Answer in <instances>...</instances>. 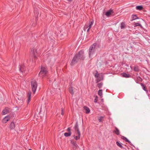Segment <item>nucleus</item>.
Returning a JSON list of instances; mask_svg holds the SVG:
<instances>
[{"instance_id": "obj_35", "label": "nucleus", "mask_w": 150, "mask_h": 150, "mask_svg": "<svg viewBox=\"0 0 150 150\" xmlns=\"http://www.w3.org/2000/svg\"><path fill=\"white\" fill-rule=\"evenodd\" d=\"M77 132V133H76V135H77L78 136H79L80 137L81 136V133L80 131L79 130H77V131H76Z\"/></svg>"}, {"instance_id": "obj_23", "label": "nucleus", "mask_w": 150, "mask_h": 150, "mask_svg": "<svg viewBox=\"0 0 150 150\" xmlns=\"http://www.w3.org/2000/svg\"><path fill=\"white\" fill-rule=\"evenodd\" d=\"M69 91L72 95L74 94V93L73 92V88L72 87H70L69 88Z\"/></svg>"}, {"instance_id": "obj_6", "label": "nucleus", "mask_w": 150, "mask_h": 150, "mask_svg": "<svg viewBox=\"0 0 150 150\" xmlns=\"http://www.w3.org/2000/svg\"><path fill=\"white\" fill-rule=\"evenodd\" d=\"M79 61H80L78 59V57L75 55L70 63V65L71 66H74Z\"/></svg>"}, {"instance_id": "obj_13", "label": "nucleus", "mask_w": 150, "mask_h": 150, "mask_svg": "<svg viewBox=\"0 0 150 150\" xmlns=\"http://www.w3.org/2000/svg\"><path fill=\"white\" fill-rule=\"evenodd\" d=\"M10 119V117L8 116H6L2 120L3 122L4 123H6Z\"/></svg>"}, {"instance_id": "obj_24", "label": "nucleus", "mask_w": 150, "mask_h": 150, "mask_svg": "<svg viewBox=\"0 0 150 150\" xmlns=\"http://www.w3.org/2000/svg\"><path fill=\"white\" fill-rule=\"evenodd\" d=\"M71 134V132H65L64 133V135L66 137H68L70 136Z\"/></svg>"}, {"instance_id": "obj_25", "label": "nucleus", "mask_w": 150, "mask_h": 150, "mask_svg": "<svg viewBox=\"0 0 150 150\" xmlns=\"http://www.w3.org/2000/svg\"><path fill=\"white\" fill-rule=\"evenodd\" d=\"M121 29H124L125 28L126 26V25L125 23L122 22L121 23Z\"/></svg>"}, {"instance_id": "obj_3", "label": "nucleus", "mask_w": 150, "mask_h": 150, "mask_svg": "<svg viewBox=\"0 0 150 150\" xmlns=\"http://www.w3.org/2000/svg\"><path fill=\"white\" fill-rule=\"evenodd\" d=\"M48 72L47 68L46 66H41V70L40 72L39 75H42V76H45Z\"/></svg>"}, {"instance_id": "obj_22", "label": "nucleus", "mask_w": 150, "mask_h": 150, "mask_svg": "<svg viewBox=\"0 0 150 150\" xmlns=\"http://www.w3.org/2000/svg\"><path fill=\"white\" fill-rule=\"evenodd\" d=\"M137 80L136 81L137 83H139V81L142 82V79L140 76H138L137 77Z\"/></svg>"}, {"instance_id": "obj_21", "label": "nucleus", "mask_w": 150, "mask_h": 150, "mask_svg": "<svg viewBox=\"0 0 150 150\" xmlns=\"http://www.w3.org/2000/svg\"><path fill=\"white\" fill-rule=\"evenodd\" d=\"M143 6L141 5L137 6H136V9L137 10L141 11L143 9Z\"/></svg>"}, {"instance_id": "obj_19", "label": "nucleus", "mask_w": 150, "mask_h": 150, "mask_svg": "<svg viewBox=\"0 0 150 150\" xmlns=\"http://www.w3.org/2000/svg\"><path fill=\"white\" fill-rule=\"evenodd\" d=\"M74 129L76 131H77V130H79V129L78 123L77 121L76 122L75 126L74 127Z\"/></svg>"}, {"instance_id": "obj_36", "label": "nucleus", "mask_w": 150, "mask_h": 150, "mask_svg": "<svg viewBox=\"0 0 150 150\" xmlns=\"http://www.w3.org/2000/svg\"><path fill=\"white\" fill-rule=\"evenodd\" d=\"M98 99V97L97 96H96L95 99H94V103H96L97 101V100Z\"/></svg>"}, {"instance_id": "obj_17", "label": "nucleus", "mask_w": 150, "mask_h": 150, "mask_svg": "<svg viewBox=\"0 0 150 150\" xmlns=\"http://www.w3.org/2000/svg\"><path fill=\"white\" fill-rule=\"evenodd\" d=\"M83 108L84 110H86V113L87 114L89 113L90 112V110L89 108L86 106H84L83 107Z\"/></svg>"}, {"instance_id": "obj_28", "label": "nucleus", "mask_w": 150, "mask_h": 150, "mask_svg": "<svg viewBox=\"0 0 150 150\" xmlns=\"http://www.w3.org/2000/svg\"><path fill=\"white\" fill-rule=\"evenodd\" d=\"M98 94L100 97H101L102 96V90H100L98 92Z\"/></svg>"}, {"instance_id": "obj_16", "label": "nucleus", "mask_w": 150, "mask_h": 150, "mask_svg": "<svg viewBox=\"0 0 150 150\" xmlns=\"http://www.w3.org/2000/svg\"><path fill=\"white\" fill-rule=\"evenodd\" d=\"M140 84H141V86H142L143 90H144V91H146L147 93H148V91L147 90V88H146V86L145 85L142 83H140Z\"/></svg>"}, {"instance_id": "obj_40", "label": "nucleus", "mask_w": 150, "mask_h": 150, "mask_svg": "<svg viewBox=\"0 0 150 150\" xmlns=\"http://www.w3.org/2000/svg\"><path fill=\"white\" fill-rule=\"evenodd\" d=\"M61 114L62 115H63L64 114V111H63V110L62 108L61 109Z\"/></svg>"}, {"instance_id": "obj_2", "label": "nucleus", "mask_w": 150, "mask_h": 150, "mask_svg": "<svg viewBox=\"0 0 150 150\" xmlns=\"http://www.w3.org/2000/svg\"><path fill=\"white\" fill-rule=\"evenodd\" d=\"M33 92L34 94L38 86V83L35 80L33 79L30 82Z\"/></svg>"}, {"instance_id": "obj_45", "label": "nucleus", "mask_w": 150, "mask_h": 150, "mask_svg": "<svg viewBox=\"0 0 150 150\" xmlns=\"http://www.w3.org/2000/svg\"><path fill=\"white\" fill-rule=\"evenodd\" d=\"M138 22H140V21H138Z\"/></svg>"}, {"instance_id": "obj_37", "label": "nucleus", "mask_w": 150, "mask_h": 150, "mask_svg": "<svg viewBox=\"0 0 150 150\" xmlns=\"http://www.w3.org/2000/svg\"><path fill=\"white\" fill-rule=\"evenodd\" d=\"M93 23V20H90V21L89 22V24H91V25H92Z\"/></svg>"}, {"instance_id": "obj_32", "label": "nucleus", "mask_w": 150, "mask_h": 150, "mask_svg": "<svg viewBox=\"0 0 150 150\" xmlns=\"http://www.w3.org/2000/svg\"><path fill=\"white\" fill-rule=\"evenodd\" d=\"M116 144L118 146H119L121 148H123V146L120 143L118 142V141L116 142Z\"/></svg>"}, {"instance_id": "obj_12", "label": "nucleus", "mask_w": 150, "mask_h": 150, "mask_svg": "<svg viewBox=\"0 0 150 150\" xmlns=\"http://www.w3.org/2000/svg\"><path fill=\"white\" fill-rule=\"evenodd\" d=\"M9 112V108L8 107H6L4 109L2 112V115H5L7 114Z\"/></svg>"}, {"instance_id": "obj_1", "label": "nucleus", "mask_w": 150, "mask_h": 150, "mask_svg": "<svg viewBox=\"0 0 150 150\" xmlns=\"http://www.w3.org/2000/svg\"><path fill=\"white\" fill-rule=\"evenodd\" d=\"M75 55L78 57L79 61L81 60H84L85 58L84 51L83 50H81L77 53H76Z\"/></svg>"}, {"instance_id": "obj_9", "label": "nucleus", "mask_w": 150, "mask_h": 150, "mask_svg": "<svg viewBox=\"0 0 150 150\" xmlns=\"http://www.w3.org/2000/svg\"><path fill=\"white\" fill-rule=\"evenodd\" d=\"M103 75L101 74V75H100L99 74L98 76L97 79L96 80V83H98L100 81L103 80Z\"/></svg>"}, {"instance_id": "obj_34", "label": "nucleus", "mask_w": 150, "mask_h": 150, "mask_svg": "<svg viewBox=\"0 0 150 150\" xmlns=\"http://www.w3.org/2000/svg\"><path fill=\"white\" fill-rule=\"evenodd\" d=\"M103 85V83L102 82H101L100 83H98L97 84V86L99 88H100L102 87Z\"/></svg>"}, {"instance_id": "obj_14", "label": "nucleus", "mask_w": 150, "mask_h": 150, "mask_svg": "<svg viewBox=\"0 0 150 150\" xmlns=\"http://www.w3.org/2000/svg\"><path fill=\"white\" fill-rule=\"evenodd\" d=\"M31 93L30 91L28 92L27 94L28 97V103L30 101Z\"/></svg>"}, {"instance_id": "obj_4", "label": "nucleus", "mask_w": 150, "mask_h": 150, "mask_svg": "<svg viewBox=\"0 0 150 150\" xmlns=\"http://www.w3.org/2000/svg\"><path fill=\"white\" fill-rule=\"evenodd\" d=\"M96 43H93L92 45H91L89 49V55L90 57L91 55L93 54L95 52V48L96 45Z\"/></svg>"}, {"instance_id": "obj_42", "label": "nucleus", "mask_w": 150, "mask_h": 150, "mask_svg": "<svg viewBox=\"0 0 150 150\" xmlns=\"http://www.w3.org/2000/svg\"><path fill=\"white\" fill-rule=\"evenodd\" d=\"M69 2H71L73 0H67Z\"/></svg>"}, {"instance_id": "obj_15", "label": "nucleus", "mask_w": 150, "mask_h": 150, "mask_svg": "<svg viewBox=\"0 0 150 150\" xmlns=\"http://www.w3.org/2000/svg\"><path fill=\"white\" fill-rule=\"evenodd\" d=\"M15 125L14 123L13 122H12L9 126V128L10 129H13L15 128Z\"/></svg>"}, {"instance_id": "obj_39", "label": "nucleus", "mask_w": 150, "mask_h": 150, "mask_svg": "<svg viewBox=\"0 0 150 150\" xmlns=\"http://www.w3.org/2000/svg\"><path fill=\"white\" fill-rule=\"evenodd\" d=\"M99 75V74H97H97H96L95 75V77L96 78H98V76Z\"/></svg>"}, {"instance_id": "obj_27", "label": "nucleus", "mask_w": 150, "mask_h": 150, "mask_svg": "<svg viewBox=\"0 0 150 150\" xmlns=\"http://www.w3.org/2000/svg\"><path fill=\"white\" fill-rule=\"evenodd\" d=\"M137 26H139L141 28H142L143 27L142 25L139 23H135L134 24V27H137Z\"/></svg>"}, {"instance_id": "obj_8", "label": "nucleus", "mask_w": 150, "mask_h": 150, "mask_svg": "<svg viewBox=\"0 0 150 150\" xmlns=\"http://www.w3.org/2000/svg\"><path fill=\"white\" fill-rule=\"evenodd\" d=\"M132 19L131 20V21H132L133 20H136V19H139L140 21H143V20L141 18H139L138 17L137 15L136 14H133L132 15Z\"/></svg>"}, {"instance_id": "obj_26", "label": "nucleus", "mask_w": 150, "mask_h": 150, "mask_svg": "<svg viewBox=\"0 0 150 150\" xmlns=\"http://www.w3.org/2000/svg\"><path fill=\"white\" fill-rule=\"evenodd\" d=\"M121 138L125 141L126 142H130V141L128 139H127V138L123 136H122L121 137Z\"/></svg>"}, {"instance_id": "obj_33", "label": "nucleus", "mask_w": 150, "mask_h": 150, "mask_svg": "<svg viewBox=\"0 0 150 150\" xmlns=\"http://www.w3.org/2000/svg\"><path fill=\"white\" fill-rule=\"evenodd\" d=\"M73 137H74V139L76 140H77L79 139L80 138V137L78 136H76L74 135L73 136Z\"/></svg>"}, {"instance_id": "obj_10", "label": "nucleus", "mask_w": 150, "mask_h": 150, "mask_svg": "<svg viewBox=\"0 0 150 150\" xmlns=\"http://www.w3.org/2000/svg\"><path fill=\"white\" fill-rule=\"evenodd\" d=\"M114 12L113 10L112 9H110L108 11L105 13V15L108 16H109L112 13H113Z\"/></svg>"}, {"instance_id": "obj_31", "label": "nucleus", "mask_w": 150, "mask_h": 150, "mask_svg": "<svg viewBox=\"0 0 150 150\" xmlns=\"http://www.w3.org/2000/svg\"><path fill=\"white\" fill-rule=\"evenodd\" d=\"M104 118V117L101 116H100L99 118L98 119V121L99 122H102L103 121V119Z\"/></svg>"}, {"instance_id": "obj_43", "label": "nucleus", "mask_w": 150, "mask_h": 150, "mask_svg": "<svg viewBox=\"0 0 150 150\" xmlns=\"http://www.w3.org/2000/svg\"><path fill=\"white\" fill-rule=\"evenodd\" d=\"M90 29H89V28H88L87 31V32H89Z\"/></svg>"}, {"instance_id": "obj_20", "label": "nucleus", "mask_w": 150, "mask_h": 150, "mask_svg": "<svg viewBox=\"0 0 150 150\" xmlns=\"http://www.w3.org/2000/svg\"><path fill=\"white\" fill-rule=\"evenodd\" d=\"M123 77L129 78L130 77L131 75L129 74H127L125 73H123L122 74Z\"/></svg>"}, {"instance_id": "obj_18", "label": "nucleus", "mask_w": 150, "mask_h": 150, "mask_svg": "<svg viewBox=\"0 0 150 150\" xmlns=\"http://www.w3.org/2000/svg\"><path fill=\"white\" fill-rule=\"evenodd\" d=\"M115 130H114L113 132L114 133H115L117 135H119L120 134V131L118 128L116 127H115Z\"/></svg>"}, {"instance_id": "obj_29", "label": "nucleus", "mask_w": 150, "mask_h": 150, "mask_svg": "<svg viewBox=\"0 0 150 150\" xmlns=\"http://www.w3.org/2000/svg\"><path fill=\"white\" fill-rule=\"evenodd\" d=\"M92 25H91V24H89V25H87V24L85 25L84 27V28L85 29H87L88 28H89V29H90L92 26Z\"/></svg>"}, {"instance_id": "obj_5", "label": "nucleus", "mask_w": 150, "mask_h": 150, "mask_svg": "<svg viewBox=\"0 0 150 150\" xmlns=\"http://www.w3.org/2000/svg\"><path fill=\"white\" fill-rule=\"evenodd\" d=\"M38 47L37 48V47L35 48H33L31 51V53L32 54L33 58L35 61L38 59Z\"/></svg>"}, {"instance_id": "obj_11", "label": "nucleus", "mask_w": 150, "mask_h": 150, "mask_svg": "<svg viewBox=\"0 0 150 150\" xmlns=\"http://www.w3.org/2000/svg\"><path fill=\"white\" fill-rule=\"evenodd\" d=\"M19 71L23 73L24 71H25L26 70V67L24 65H22L21 66H20L19 68Z\"/></svg>"}, {"instance_id": "obj_38", "label": "nucleus", "mask_w": 150, "mask_h": 150, "mask_svg": "<svg viewBox=\"0 0 150 150\" xmlns=\"http://www.w3.org/2000/svg\"><path fill=\"white\" fill-rule=\"evenodd\" d=\"M67 131L69 132H71V128L70 127H69L67 129Z\"/></svg>"}, {"instance_id": "obj_7", "label": "nucleus", "mask_w": 150, "mask_h": 150, "mask_svg": "<svg viewBox=\"0 0 150 150\" xmlns=\"http://www.w3.org/2000/svg\"><path fill=\"white\" fill-rule=\"evenodd\" d=\"M70 142L72 144V148L74 150L76 149L78 146L76 144V142L74 140H70Z\"/></svg>"}, {"instance_id": "obj_30", "label": "nucleus", "mask_w": 150, "mask_h": 150, "mask_svg": "<svg viewBox=\"0 0 150 150\" xmlns=\"http://www.w3.org/2000/svg\"><path fill=\"white\" fill-rule=\"evenodd\" d=\"M139 68L138 66L134 67V70L136 72H138L139 71Z\"/></svg>"}, {"instance_id": "obj_41", "label": "nucleus", "mask_w": 150, "mask_h": 150, "mask_svg": "<svg viewBox=\"0 0 150 150\" xmlns=\"http://www.w3.org/2000/svg\"><path fill=\"white\" fill-rule=\"evenodd\" d=\"M131 145H133L132 144L131 142L130 141L129 142H128Z\"/></svg>"}, {"instance_id": "obj_44", "label": "nucleus", "mask_w": 150, "mask_h": 150, "mask_svg": "<svg viewBox=\"0 0 150 150\" xmlns=\"http://www.w3.org/2000/svg\"><path fill=\"white\" fill-rule=\"evenodd\" d=\"M29 150H32V149H29Z\"/></svg>"}]
</instances>
